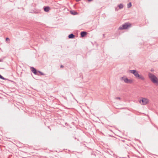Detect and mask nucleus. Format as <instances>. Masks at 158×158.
<instances>
[{
    "label": "nucleus",
    "instance_id": "20e7f679",
    "mask_svg": "<svg viewBox=\"0 0 158 158\" xmlns=\"http://www.w3.org/2000/svg\"><path fill=\"white\" fill-rule=\"evenodd\" d=\"M121 80L123 81L125 83L128 84H132L133 82V79H128L126 76L121 77Z\"/></svg>",
    "mask_w": 158,
    "mask_h": 158
},
{
    "label": "nucleus",
    "instance_id": "39448f33",
    "mask_svg": "<svg viewBox=\"0 0 158 158\" xmlns=\"http://www.w3.org/2000/svg\"><path fill=\"white\" fill-rule=\"evenodd\" d=\"M131 26V25L130 23H125L123 24L122 26H120L119 28V30L125 29L130 27Z\"/></svg>",
    "mask_w": 158,
    "mask_h": 158
},
{
    "label": "nucleus",
    "instance_id": "4468645a",
    "mask_svg": "<svg viewBox=\"0 0 158 158\" xmlns=\"http://www.w3.org/2000/svg\"><path fill=\"white\" fill-rule=\"evenodd\" d=\"M38 72H39V73H40V74L42 75H44L45 74L43 73L42 72H41L40 71H38Z\"/></svg>",
    "mask_w": 158,
    "mask_h": 158
},
{
    "label": "nucleus",
    "instance_id": "2eb2a0df",
    "mask_svg": "<svg viewBox=\"0 0 158 158\" xmlns=\"http://www.w3.org/2000/svg\"><path fill=\"white\" fill-rule=\"evenodd\" d=\"M115 98L116 99H118V100H120L121 99L120 98L118 97H116V98Z\"/></svg>",
    "mask_w": 158,
    "mask_h": 158
},
{
    "label": "nucleus",
    "instance_id": "412c9836",
    "mask_svg": "<svg viewBox=\"0 0 158 158\" xmlns=\"http://www.w3.org/2000/svg\"><path fill=\"white\" fill-rule=\"evenodd\" d=\"M117 10L116 9V8H115V10Z\"/></svg>",
    "mask_w": 158,
    "mask_h": 158
},
{
    "label": "nucleus",
    "instance_id": "f03ea898",
    "mask_svg": "<svg viewBox=\"0 0 158 158\" xmlns=\"http://www.w3.org/2000/svg\"><path fill=\"white\" fill-rule=\"evenodd\" d=\"M148 76L151 81L154 84H158V78L153 74L151 73H148Z\"/></svg>",
    "mask_w": 158,
    "mask_h": 158
},
{
    "label": "nucleus",
    "instance_id": "dca6fc26",
    "mask_svg": "<svg viewBox=\"0 0 158 158\" xmlns=\"http://www.w3.org/2000/svg\"><path fill=\"white\" fill-rule=\"evenodd\" d=\"M6 41H10V40L8 38H6Z\"/></svg>",
    "mask_w": 158,
    "mask_h": 158
},
{
    "label": "nucleus",
    "instance_id": "a211bd4d",
    "mask_svg": "<svg viewBox=\"0 0 158 158\" xmlns=\"http://www.w3.org/2000/svg\"><path fill=\"white\" fill-rule=\"evenodd\" d=\"M76 2H78L79 1H81V0H76Z\"/></svg>",
    "mask_w": 158,
    "mask_h": 158
},
{
    "label": "nucleus",
    "instance_id": "f8f14e48",
    "mask_svg": "<svg viewBox=\"0 0 158 158\" xmlns=\"http://www.w3.org/2000/svg\"><path fill=\"white\" fill-rule=\"evenodd\" d=\"M131 6V2H129L127 4V7L128 8H130Z\"/></svg>",
    "mask_w": 158,
    "mask_h": 158
},
{
    "label": "nucleus",
    "instance_id": "9b49d317",
    "mask_svg": "<svg viewBox=\"0 0 158 158\" xmlns=\"http://www.w3.org/2000/svg\"><path fill=\"white\" fill-rule=\"evenodd\" d=\"M118 6L119 7V9H121L123 7V5L122 4H120Z\"/></svg>",
    "mask_w": 158,
    "mask_h": 158
},
{
    "label": "nucleus",
    "instance_id": "6e6552de",
    "mask_svg": "<svg viewBox=\"0 0 158 158\" xmlns=\"http://www.w3.org/2000/svg\"><path fill=\"white\" fill-rule=\"evenodd\" d=\"M50 10V8L49 6H46L44 8V11L46 12H48Z\"/></svg>",
    "mask_w": 158,
    "mask_h": 158
},
{
    "label": "nucleus",
    "instance_id": "1a4fd4ad",
    "mask_svg": "<svg viewBox=\"0 0 158 158\" xmlns=\"http://www.w3.org/2000/svg\"><path fill=\"white\" fill-rule=\"evenodd\" d=\"M75 36L73 34H71L68 36V37L69 39H73L74 38Z\"/></svg>",
    "mask_w": 158,
    "mask_h": 158
},
{
    "label": "nucleus",
    "instance_id": "0eeeda50",
    "mask_svg": "<svg viewBox=\"0 0 158 158\" xmlns=\"http://www.w3.org/2000/svg\"><path fill=\"white\" fill-rule=\"evenodd\" d=\"M87 34V32L86 31H82L81 32V37H84Z\"/></svg>",
    "mask_w": 158,
    "mask_h": 158
},
{
    "label": "nucleus",
    "instance_id": "ddd939ff",
    "mask_svg": "<svg viewBox=\"0 0 158 158\" xmlns=\"http://www.w3.org/2000/svg\"><path fill=\"white\" fill-rule=\"evenodd\" d=\"M0 78L2 80H5L6 79L5 78L2 76L0 74Z\"/></svg>",
    "mask_w": 158,
    "mask_h": 158
},
{
    "label": "nucleus",
    "instance_id": "f257e3e1",
    "mask_svg": "<svg viewBox=\"0 0 158 158\" xmlns=\"http://www.w3.org/2000/svg\"><path fill=\"white\" fill-rule=\"evenodd\" d=\"M129 72L130 73L133 74L136 78L140 79L142 81L144 80L145 78L142 75L139 74L138 72L136 70H129Z\"/></svg>",
    "mask_w": 158,
    "mask_h": 158
},
{
    "label": "nucleus",
    "instance_id": "7ed1b4c3",
    "mask_svg": "<svg viewBox=\"0 0 158 158\" xmlns=\"http://www.w3.org/2000/svg\"><path fill=\"white\" fill-rule=\"evenodd\" d=\"M139 102L141 105H145L149 103V100L147 98L141 97L139 100Z\"/></svg>",
    "mask_w": 158,
    "mask_h": 158
},
{
    "label": "nucleus",
    "instance_id": "f3484780",
    "mask_svg": "<svg viewBox=\"0 0 158 158\" xmlns=\"http://www.w3.org/2000/svg\"><path fill=\"white\" fill-rule=\"evenodd\" d=\"M60 68H63L64 67V66L62 65H60Z\"/></svg>",
    "mask_w": 158,
    "mask_h": 158
},
{
    "label": "nucleus",
    "instance_id": "aec40b11",
    "mask_svg": "<svg viewBox=\"0 0 158 158\" xmlns=\"http://www.w3.org/2000/svg\"><path fill=\"white\" fill-rule=\"evenodd\" d=\"M2 60L1 59H0V62H2Z\"/></svg>",
    "mask_w": 158,
    "mask_h": 158
},
{
    "label": "nucleus",
    "instance_id": "6ab92c4d",
    "mask_svg": "<svg viewBox=\"0 0 158 158\" xmlns=\"http://www.w3.org/2000/svg\"><path fill=\"white\" fill-rule=\"evenodd\" d=\"M93 0H88L89 2H91Z\"/></svg>",
    "mask_w": 158,
    "mask_h": 158
},
{
    "label": "nucleus",
    "instance_id": "423d86ee",
    "mask_svg": "<svg viewBox=\"0 0 158 158\" xmlns=\"http://www.w3.org/2000/svg\"><path fill=\"white\" fill-rule=\"evenodd\" d=\"M31 69L32 72L34 73V74L37 75H39L37 73V72L36 69L35 68L33 67H31Z\"/></svg>",
    "mask_w": 158,
    "mask_h": 158
},
{
    "label": "nucleus",
    "instance_id": "9d476101",
    "mask_svg": "<svg viewBox=\"0 0 158 158\" xmlns=\"http://www.w3.org/2000/svg\"><path fill=\"white\" fill-rule=\"evenodd\" d=\"M70 13L71 14L75 15L77 14V13L74 10H72L70 11Z\"/></svg>",
    "mask_w": 158,
    "mask_h": 158
}]
</instances>
